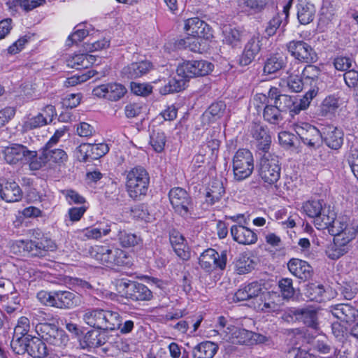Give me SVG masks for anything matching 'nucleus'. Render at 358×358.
<instances>
[{"mask_svg":"<svg viewBox=\"0 0 358 358\" xmlns=\"http://www.w3.org/2000/svg\"><path fill=\"white\" fill-rule=\"evenodd\" d=\"M324 213L318 217L315 222V227L318 229H328L329 232L334 238H345L352 241L355 238V227L350 223V219L346 216H337L333 208L326 209Z\"/></svg>","mask_w":358,"mask_h":358,"instance_id":"nucleus-1","label":"nucleus"},{"mask_svg":"<svg viewBox=\"0 0 358 358\" xmlns=\"http://www.w3.org/2000/svg\"><path fill=\"white\" fill-rule=\"evenodd\" d=\"M83 322L88 326L106 331L120 328L122 319L116 312L102 308H87L83 315Z\"/></svg>","mask_w":358,"mask_h":358,"instance_id":"nucleus-2","label":"nucleus"},{"mask_svg":"<svg viewBox=\"0 0 358 358\" xmlns=\"http://www.w3.org/2000/svg\"><path fill=\"white\" fill-rule=\"evenodd\" d=\"M125 187L129 196L138 199L147 194L150 177L147 171L142 166H135L124 172Z\"/></svg>","mask_w":358,"mask_h":358,"instance_id":"nucleus-3","label":"nucleus"},{"mask_svg":"<svg viewBox=\"0 0 358 358\" xmlns=\"http://www.w3.org/2000/svg\"><path fill=\"white\" fill-rule=\"evenodd\" d=\"M39 157H34V160L31 161L30 169L31 170H39L43 166L48 165L49 167L53 166H61L68 159L66 152L59 148H53V147L43 146L41 149Z\"/></svg>","mask_w":358,"mask_h":358,"instance_id":"nucleus-4","label":"nucleus"},{"mask_svg":"<svg viewBox=\"0 0 358 358\" xmlns=\"http://www.w3.org/2000/svg\"><path fill=\"white\" fill-rule=\"evenodd\" d=\"M253 169L254 159L252 152L247 149H239L233 157L234 179L241 181L248 178Z\"/></svg>","mask_w":358,"mask_h":358,"instance_id":"nucleus-5","label":"nucleus"},{"mask_svg":"<svg viewBox=\"0 0 358 358\" xmlns=\"http://www.w3.org/2000/svg\"><path fill=\"white\" fill-rule=\"evenodd\" d=\"M281 167L278 156L267 153L261 158L259 175L262 180L268 184H275L280 178Z\"/></svg>","mask_w":358,"mask_h":358,"instance_id":"nucleus-6","label":"nucleus"},{"mask_svg":"<svg viewBox=\"0 0 358 358\" xmlns=\"http://www.w3.org/2000/svg\"><path fill=\"white\" fill-rule=\"evenodd\" d=\"M36 331L41 339L50 345L63 348L69 342V337L62 329L49 323H40L36 326Z\"/></svg>","mask_w":358,"mask_h":358,"instance_id":"nucleus-7","label":"nucleus"},{"mask_svg":"<svg viewBox=\"0 0 358 358\" xmlns=\"http://www.w3.org/2000/svg\"><path fill=\"white\" fill-rule=\"evenodd\" d=\"M213 65L205 60H192L182 62L177 69L178 76L183 78L204 76L213 71Z\"/></svg>","mask_w":358,"mask_h":358,"instance_id":"nucleus-8","label":"nucleus"},{"mask_svg":"<svg viewBox=\"0 0 358 358\" xmlns=\"http://www.w3.org/2000/svg\"><path fill=\"white\" fill-rule=\"evenodd\" d=\"M289 54L296 60L303 63H314L317 55L314 49L303 41H292L287 44Z\"/></svg>","mask_w":358,"mask_h":358,"instance_id":"nucleus-9","label":"nucleus"},{"mask_svg":"<svg viewBox=\"0 0 358 358\" xmlns=\"http://www.w3.org/2000/svg\"><path fill=\"white\" fill-rule=\"evenodd\" d=\"M294 129L303 143L310 148L318 147L322 141V133L314 126L306 122H297Z\"/></svg>","mask_w":358,"mask_h":358,"instance_id":"nucleus-10","label":"nucleus"},{"mask_svg":"<svg viewBox=\"0 0 358 358\" xmlns=\"http://www.w3.org/2000/svg\"><path fill=\"white\" fill-rule=\"evenodd\" d=\"M127 92V90L123 85L117 83H109L94 87L92 90V94L98 98L117 101L121 99Z\"/></svg>","mask_w":358,"mask_h":358,"instance_id":"nucleus-11","label":"nucleus"},{"mask_svg":"<svg viewBox=\"0 0 358 358\" xmlns=\"http://www.w3.org/2000/svg\"><path fill=\"white\" fill-rule=\"evenodd\" d=\"M3 155L6 162L10 164H15L22 160L30 164L31 161L34 160L36 152L29 150L22 145L13 144L5 148Z\"/></svg>","mask_w":358,"mask_h":358,"instance_id":"nucleus-12","label":"nucleus"},{"mask_svg":"<svg viewBox=\"0 0 358 358\" xmlns=\"http://www.w3.org/2000/svg\"><path fill=\"white\" fill-rule=\"evenodd\" d=\"M170 202L175 211L182 217L187 216L189 213L191 199L187 192L181 187H175L169 194Z\"/></svg>","mask_w":358,"mask_h":358,"instance_id":"nucleus-13","label":"nucleus"},{"mask_svg":"<svg viewBox=\"0 0 358 358\" xmlns=\"http://www.w3.org/2000/svg\"><path fill=\"white\" fill-rule=\"evenodd\" d=\"M227 255L224 252L220 255L213 248L206 249L199 257V264L203 269L210 271L216 268L224 269L226 266Z\"/></svg>","mask_w":358,"mask_h":358,"instance_id":"nucleus-14","label":"nucleus"},{"mask_svg":"<svg viewBox=\"0 0 358 358\" xmlns=\"http://www.w3.org/2000/svg\"><path fill=\"white\" fill-rule=\"evenodd\" d=\"M120 286L124 288L125 297L134 301H150L152 298V292L142 283L130 281L123 282Z\"/></svg>","mask_w":358,"mask_h":358,"instance_id":"nucleus-15","label":"nucleus"},{"mask_svg":"<svg viewBox=\"0 0 358 358\" xmlns=\"http://www.w3.org/2000/svg\"><path fill=\"white\" fill-rule=\"evenodd\" d=\"M266 38L259 34L253 35L246 43L243 52L240 57L239 64L241 66L250 64L262 49L263 41Z\"/></svg>","mask_w":358,"mask_h":358,"instance_id":"nucleus-16","label":"nucleus"},{"mask_svg":"<svg viewBox=\"0 0 358 358\" xmlns=\"http://www.w3.org/2000/svg\"><path fill=\"white\" fill-rule=\"evenodd\" d=\"M290 316H294L295 320L302 322L307 327L313 329H319L317 310L316 308L307 306L292 308L289 310Z\"/></svg>","mask_w":358,"mask_h":358,"instance_id":"nucleus-17","label":"nucleus"},{"mask_svg":"<svg viewBox=\"0 0 358 358\" xmlns=\"http://www.w3.org/2000/svg\"><path fill=\"white\" fill-rule=\"evenodd\" d=\"M185 30L188 36L203 38L207 40L213 37L210 27L198 17H192L186 20Z\"/></svg>","mask_w":358,"mask_h":358,"instance_id":"nucleus-18","label":"nucleus"},{"mask_svg":"<svg viewBox=\"0 0 358 358\" xmlns=\"http://www.w3.org/2000/svg\"><path fill=\"white\" fill-rule=\"evenodd\" d=\"M230 233L234 241L240 245H250L257 242V234L243 224H234L231 227Z\"/></svg>","mask_w":358,"mask_h":358,"instance_id":"nucleus-19","label":"nucleus"},{"mask_svg":"<svg viewBox=\"0 0 358 358\" xmlns=\"http://www.w3.org/2000/svg\"><path fill=\"white\" fill-rule=\"evenodd\" d=\"M322 140L328 148L337 150L343 144L344 133L341 129L329 125L323 129Z\"/></svg>","mask_w":358,"mask_h":358,"instance_id":"nucleus-20","label":"nucleus"},{"mask_svg":"<svg viewBox=\"0 0 358 358\" xmlns=\"http://www.w3.org/2000/svg\"><path fill=\"white\" fill-rule=\"evenodd\" d=\"M53 307L58 308H72L80 303V296L70 291H55Z\"/></svg>","mask_w":358,"mask_h":358,"instance_id":"nucleus-21","label":"nucleus"},{"mask_svg":"<svg viewBox=\"0 0 358 358\" xmlns=\"http://www.w3.org/2000/svg\"><path fill=\"white\" fill-rule=\"evenodd\" d=\"M262 289L261 284L257 282H253L242 286L234 294L233 301L235 302L244 301H252L255 297L257 298L259 296Z\"/></svg>","mask_w":358,"mask_h":358,"instance_id":"nucleus-22","label":"nucleus"},{"mask_svg":"<svg viewBox=\"0 0 358 358\" xmlns=\"http://www.w3.org/2000/svg\"><path fill=\"white\" fill-rule=\"evenodd\" d=\"M329 311L335 317L347 323L353 322L358 316V310L347 303L331 306Z\"/></svg>","mask_w":358,"mask_h":358,"instance_id":"nucleus-23","label":"nucleus"},{"mask_svg":"<svg viewBox=\"0 0 358 358\" xmlns=\"http://www.w3.org/2000/svg\"><path fill=\"white\" fill-rule=\"evenodd\" d=\"M229 331H224L223 339L233 344H245L252 337V332L235 326L227 327Z\"/></svg>","mask_w":358,"mask_h":358,"instance_id":"nucleus-24","label":"nucleus"},{"mask_svg":"<svg viewBox=\"0 0 358 358\" xmlns=\"http://www.w3.org/2000/svg\"><path fill=\"white\" fill-rule=\"evenodd\" d=\"M350 242L351 241L345 240L343 238H334V243L326 249V255L331 259H339L349 251Z\"/></svg>","mask_w":358,"mask_h":358,"instance_id":"nucleus-25","label":"nucleus"},{"mask_svg":"<svg viewBox=\"0 0 358 358\" xmlns=\"http://www.w3.org/2000/svg\"><path fill=\"white\" fill-rule=\"evenodd\" d=\"M289 271L297 278L307 280L311 275V266L306 261L299 259H292L287 264Z\"/></svg>","mask_w":358,"mask_h":358,"instance_id":"nucleus-26","label":"nucleus"},{"mask_svg":"<svg viewBox=\"0 0 358 358\" xmlns=\"http://www.w3.org/2000/svg\"><path fill=\"white\" fill-rule=\"evenodd\" d=\"M272 294L264 289L262 293L252 301V306L257 310L271 312L274 311L277 308V304L271 299Z\"/></svg>","mask_w":358,"mask_h":358,"instance_id":"nucleus-27","label":"nucleus"},{"mask_svg":"<svg viewBox=\"0 0 358 358\" xmlns=\"http://www.w3.org/2000/svg\"><path fill=\"white\" fill-rule=\"evenodd\" d=\"M251 134L257 141V147L259 150L266 151L271 143V138L266 129L260 124L255 123L251 128Z\"/></svg>","mask_w":358,"mask_h":358,"instance_id":"nucleus-28","label":"nucleus"},{"mask_svg":"<svg viewBox=\"0 0 358 358\" xmlns=\"http://www.w3.org/2000/svg\"><path fill=\"white\" fill-rule=\"evenodd\" d=\"M21 198L22 191L15 182H7L4 187L0 184V199L6 202H16Z\"/></svg>","mask_w":358,"mask_h":358,"instance_id":"nucleus-29","label":"nucleus"},{"mask_svg":"<svg viewBox=\"0 0 358 358\" xmlns=\"http://www.w3.org/2000/svg\"><path fill=\"white\" fill-rule=\"evenodd\" d=\"M152 68L148 61L134 62L124 67L122 73L128 78H137L147 73Z\"/></svg>","mask_w":358,"mask_h":358,"instance_id":"nucleus-30","label":"nucleus"},{"mask_svg":"<svg viewBox=\"0 0 358 358\" xmlns=\"http://www.w3.org/2000/svg\"><path fill=\"white\" fill-rule=\"evenodd\" d=\"M270 96L273 103L278 106V108L282 113L290 109L294 105V97L280 94L278 89L276 87L270 89Z\"/></svg>","mask_w":358,"mask_h":358,"instance_id":"nucleus-31","label":"nucleus"},{"mask_svg":"<svg viewBox=\"0 0 358 358\" xmlns=\"http://www.w3.org/2000/svg\"><path fill=\"white\" fill-rule=\"evenodd\" d=\"M304 213L310 217L314 218V224L318 217L325 214L326 209H331V206L323 204V201L320 200L308 201L303 205Z\"/></svg>","mask_w":358,"mask_h":358,"instance_id":"nucleus-32","label":"nucleus"},{"mask_svg":"<svg viewBox=\"0 0 358 358\" xmlns=\"http://www.w3.org/2000/svg\"><path fill=\"white\" fill-rule=\"evenodd\" d=\"M297 17L302 24H308L313 21L315 10L312 3L306 0H299L296 6Z\"/></svg>","mask_w":358,"mask_h":358,"instance_id":"nucleus-33","label":"nucleus"},{"mask_svg":"<svg viewBox=\"0 0 358 358\" xmlns=\"http://www.w3.org/2000/svg\"><path fill=\"white\" fill-rule=\"evenodd\" d=\"M225 192L223 183L220 180H213L209 185L206 192V202L213 205L219 201Z\"/></svg>","mask_w":358,"mask_h":358,"instance_id":"nucleus-34","label":"nucleus"},{"mask_svg":"<svg viewBox=\"0 0 358 358\" xmlns=\"http://www.w3.org/2000/svg\"><path fill=\"white\" fill-rule=\"evenodd\" d=\"M95 61L94 55L87 54L71 55L66 59L69 67L76 69L87 68L88 65L94 64Z\"/></svg>","mask_w":358,"mask_h":358,"instance_id":"nucleus-35","label":"nucleus"},{"mask_svg":"<svg viewBox=\"0 0 358 358\" xmlns=\"http://www.w3.org/2000/svg\"><path fill=\"white\" fill-rule=\"evenodd\" d=\"M222 34L223 42L231 47L238 46L243 38V32L230 25L223 27Z\"/></svg>","mask_w":358,"mask_h":358,"instance_id":"nucleus-36","label":"nucleus"},{"mask_svg":"<svg viewBox=\"0 0 358 358\" xmlns=\"http://www.w3.org/2000/svg\"><path fill=\"white\" fill-rule=\"evenodd\" d=\"M217 350L218 345L213 342H201L194 348L193 356L194 358H213Z\"/></svg>","mask_w":358,"mask_h":358,"instance_id":"nucleus-37","label":"nucleus"},{"mask_svg":"<svg viewBox=\"0 0 358 358\" xmlns=\"http://www.w3.org/2000/svg\"><path fill=\"white\" fill-rule=\"evenodd\" d=\"M27 353L34 358H45L48 355V350L41 339L33 337L28 341Z\"/></svg>","mask_w":358,"mask_h":358,"instance_id":"nucleus-38","label":"nucleus"},{"mask_svg":"<svg viewBox=\"0 0 358 358\" xmlns=\"http://www.w3.org/2000/svg\"><path fill=\"white\" fill-rule=\"evenodd\" d=\"M112 245H95L89 250L90 257L105 266L107 265Z\"/></svg>","mask_w":358,"mask_h":358,"instance_id":"nucleus-39","label":"nucleus"},{"mask_svg":"<svg viewBox=\"0 0 358 358\" xmlns=\"http://www.w3.org/2000/svg\"><path fill=\"white\" fill-rule=\"evenodd\" d=\"M341 106L339 98L335 95L327 96L321 103L320 115L324 117H331Z\"/></svg>","mask_w":358,"mask_h":358,"instance_id":"nucleus-40","label":"nucleus"},{"mask_svg":"<svg viewBox=\"0 0 358 358\" xmlns=\"http://www.w3.org/2000/svg\"><path fill=\"white\" fill-rule=\"evenodd\" d=\"M130 264L129 257L127 253L113 245L106 266L113 267L115 266H124Z\"/></svg>","mask_w":358,"mask_h":358,"instance_id":"nucleus-41","label":"nucleus"},{"mask_svg":"<svg viewBox=\"0 0 358 358\" xmlns=\"http://www.w3.org/2000/svg\"><path fill=\"white\" fill-rule=\"evenodd\" d=\"M225 110L226 104L223 101L213 103L203 113V120H207L208 123L215 122L224 115Z\"/></svg>","mask_w":358,"mask_h":358,"instance_id":"nucleus-42","label":"nucleus"},{"mask_svg":"<svg viewBox=\"0 0 358 358\" xmlns=\"http://www.w3.org/2000/svg\"><path fill=\"white\" fill-rule=\"evenodd\" d=\"M282 113L274 103L266 105L263 110L264 119L273 124H278L283 120Z\"/></svg>","mask_w":358,"mask_h":358,"instance_id":"nucleus-43","label":"nucleus"},{"mask_svg":"<svg viewBox=\"0 0 358 358\" xmlns=\"http://www.w3.org/2000/svg\"><path fill=\"white\" fill-rule=\"evenodd\" d=\"M285 64L284 57L279 55H273L268 57L264 66V72L266 74L274 73L280 70Z\"/></svg>","mask_w":358,"mask_h":358,"instance_id":"nucleus-44","label":"nucleus"},{"mask_svg":"<svg viewBox=\"0 0 358 358\" xmlns=\"http://www.w3.org/2000/svg\"><path fill=\"white\" fill-rule=\"evenodd\" d=\"M166 142V137L164 131L159 129H153L150 136V144L157 152L164 150Z\"/></svg>","mask_w":358,"mask_h":358,"instance_id":"nucleus-45","label":"nucleus"},{"mask_svg":"<svg viewBox=\"0 0 358 358\" xmlns=\"http://www.w3.org/2000/svg\"><path fill=\"white\" fill-rule=\"evenodd\" d=\"M20 275L25 280L35 281L43 277V273L30 263H25L21 266Z\"/></svg>","mask_w":358,"mask_h":358,"instance_id":"nucleus-46","label":"nucleus"},{"mask_svg":"<svg viewBox=\"0 0 358 358\" xmlns=\"http://www.w3.org/2000/svg\"><path fill=\"white\" fill-rule=\"evenodd\" d=\"M45 125H46V121L43 119V115L37 114L36 115L26 117L23 120L22 127V131L27 132Z\"/></svg>","mask_w":358,"mask_h":358,"instance_id":"nucleus-47","label":"nucleus"},{"mask_svg":"<svg viewBox=\"0 0 358 358\" xmlns=\"http://www.w3.org/2000/svg\"><path fill=\"white\" fill-rule=\"evenodd\" d=\"M324 287L322 285L312 283L308 285L305 289V295L310 301L321 302L323 300Z\"/></svg>","mask_w":358,"mask_h":358,"instance_id":"nucleus-48","label":"nucleus"},{"mask_svg":"<svg viewBox=\"0 0 358 358\" xmlns=\"http://www.w3.org/2000/svg\"><path fill=\"white\" fill-rule=\"evenodd\" d=\"M236 269L238 274L250 273L255 268V262L245 255H241L236 262Z\"/></svg>","mask_w":358,"mask_h":358,"instance_id":"nucleus-49","label":"nucleus"},{"mask_svg":"<svg viewBox=\"0 0 358 358\" xmlns=\"http://www.w3.org/2000/svg\"><path fill=\"white\" fill-rule=\"evenodd\" d=\"M83 342L87 347L95 348L105 343V338L96 331H88L83 338Z\"/></svg>","mask_w":358,"mask_h":358,"instance_id":"nucleus-50","label":"nucleus"},{"mask_svg":"<svg viewBox=\"0 0 358 358\" xmlns=\"http://www.w3.org/2000/svg\"><path fill=\"white\" fill-rule=\"evenodd\" d=\"M185 78L181 77L180 79H176V78L170 79L168 85H166L160 89V93L162 94H166L182 90L185 88Z\"/></svg>","mask_w":358,"mask_h":358,"instance_id":"nucleus-51","label":"nucleus"},{"mask_svg":"<svg viewBox=\"0 0 358 358\" xmlns=\"http://www.w3.org/2000/svg\"><path fill=\"white\" fill-rule=\"evenodd\" d=\"M118 240L120 244L124 248L134 247L141 241V238L136 234L125 231H120Z\"/></svg>","mask_w":358,"mask_h":358,"instance_id":"nucleus-52","label":"nucleus"},{"mask_svg":"<svg viewBox=\"0 0 358 358\" xmlns=\"http://www.w3.org/2000/svg\"><path fill=\"white\" fill-rule=\"evenodd\" d=\"M29 340L27 337L14 336L10 343L13 351L17 355H23L25 352H28Z\"/></svg>","mask_w":358,"mask_h":358,"instance_id":"nucleus-53","label":"nucleus"},{"mask_svg":"<svg viewBox=\"0 0 358 358\" xmlns=\"http://www.w3.org/2000/svg\"><path fill=\"white\" fill-rule=\"evenodd\" d=\"M146 106L141 102L129 103L124 107V114L127 118H134L141 115Z\"/></svg>","mask_w":358,"mask_h":358,"instance_id":"nucleus-54","label":"nucleus"},{"mask_svg":"<svg viewBox=\"0 0 358 358\" xmlns=\"http://www.w3.org/2000/svg\"><path fill=\"white\" fill-rule=\"evenodd\" d=\"M96 72L94 70H89L86 73L80 74V75H75L66 79L65 81V86H75L81 83H84L92 78L96 75Z\"/></svg>","mask_w":358,"mask_h":358,"instance_id":"nucleus-55","label":"nucleus"},{"mask_svg":"<svg viewBox=\"0 0 358 358\" xmlns=\"http://www.w3.org/2000/svg\"><path fill=\"white\" fill-rule=\"evenodd\" d=\"M30 330V322L27 317H21L18 319L17 323L14 329L15 337H24Z\"/></svg>","mask_w":358,"mask_h":358,"instance_id":"nucleus-56","label":"nucleus"},{"mask_svg":"<svg viewBox=\"0 0 358 358\" xmlns=\"http://www.w3.org/2000/svg\"><path fill=\"white\" fill-rule=\"evenodd\" d=\"M130 90L136 95L145 96L152 92V87L148 83L131 82L130 83Z\"/></svg>","mask_w":358,"mask_h":358,"instance_id":"nucleus-57","label":"nucleus"},{"mask_svg":"<svg viewBox=\"0 0 358 358\" xmlns=\"http://www.w3.org/2000/svg\"><path fill=\"white\" fill-rule=\"evenodd\" d=\"M206 40L203 38L188 36L184 40L185 47L194 52H200L203 48H201L203 41Z\"/></svg>","mask_w":358,"mask_h":358,"instance_id":"nucleus-58","label":"nucleus"},{"mask_svg":"<svg viewBox=\"0 0 358 358\" xmlns=\"http://www.w3.org/2000/svg\"><path fill=\"white\" fill-rule=\"evenodd\" d=\"M62 193L69 205L85 203V199L73 189H64L62 191Z\"/></svg>","mask_w":358,"mask_h":358,"instance_id":"nucleus-59","label":"nucleus"},{"mask_svg":"<svg viewBox=\"0 0 358 358\" xmlns=\"http://www.w3.org/2000/svg\"><path fill=\"white\" fill-rule=\"evenodd\" d=\"M279 288L284 299H290L294 296V289L292 280L289 278H283L279 282Z\"/></svg>","mask_w":358,"mask_h":358,"instance_id":"nucleus-60","label":"nucleus"},{"mask_svg":"<svg viewBox=\"0 0 358 358\" xmlns=\"http://www.w3.org/2000/svg\"><path fill=\"white\" fill-rule=\"evenodd\" d=\"M268 2V0H243V5L254 13H259L264 9Z\"/></svg>","mask_w":358,"mask_h":358,"instance_id":"nucleus-61","label":"nucleus"},{"mask_svg":"<svg viewBox=\"0 0 358 358\" xmlns=\"http://www.w3.org/2000/svg\"><path fill=\"white\" fill-rule=\"evenodd\" d=\"M109 150L106 143L90 144L91 159H96L105 155Z\"/></svg>","mask_w":358,"mask_h":358,"instance_id":"nucleus-62","label":"nucleus"},{"mask_svg":"<svg viewBox=\"0 0 358 358\" xmlns=\"http://www.w3.org/2000/svg\"><path fill=\"white\" fill-rule=\"evenodd\" d=\"M10 251L15 255L27 252L29 250V240H17L10 243Z\"/></svg>","mask_w":358,"mask_h":358,"instance_id":"nucleus-63","label":"nucleus"},{"mask_svg":"<svg viewBox=\"0 0 358 358\" xmlns=\"http://www.w3.org/2000/svg\"><path fill=\"white\" fill-rule=\"evenodd\" d=\"M348 162L350 165L352 171L355 176L358 179V149L354 148L350 150L348 157Z\"/></svg>","mask_w":358,"mask_h":358,"instance_id":"nucleus-64","label":"nucleus"}]
</instances>
